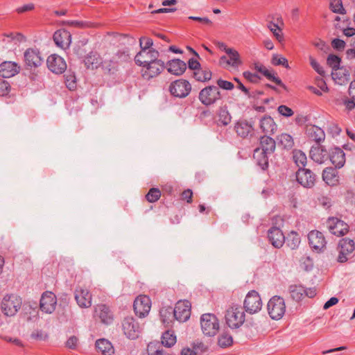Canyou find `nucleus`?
Here are the masks:
<instances>
[{"label":"nucleus","mask_w":355,"mask_h":355,"mask_svg":"<svg viewBox=\"0 0 355 355\" xmlns=\"http://www.w3.org/2000/svg\"><path fill=\"white\" fill-rule=\"evenodd\" d=\"M225 318L229 327L239 328L245 320L243 308L239 304H232L226 310Z\"/></svg>","instance_id":"nucleus-1"},{"label":"nucleus","mask_w":355,"mask_h":355,"mask_svg":"<svg viewBox=\"0 0 355 355\" xmlns=\"http://www.w3.org/2000/svg\"><path fill=\"white\" fill-rule=\"evenodd\" d=\"M21 298L15 294L6 295L1 301V310L6 316H14L21 309Z\"/></svg>","instance_id":"nucleus-2"},{"label":"nucleus","mask_w":355,"mask_h":355,"mask_svg":"<svg viewBox=\"0 0 355 355\" xmlns=\"http://www.w3.org/2000/svg\"><path fill=\"white\" fill-rule=\"evenodd\" d=\"M198 99L202 105L209 106L221 99V94L217 86L209 85L200 90Z\"/></svg>","instance_id":"nucleus-3"},{"label":"nucleus","mask_w":355,"mask_h":355,"mask_svg":"<svg viewBox=\"0 0 355 355\" xmlns=\"http://www.w3.org/2000/svg\"><path fill=\"white\" fill-rule=\"evenodd\" d=\"M202 333L208 336H214L219 329V322L216 316L212 313L202 314L200 318Z\"/></svg>","instance_id":"nucleus-4"},{"label":"nucleus","mask_w":355,"mask_h":355,"mask_svg":"<svg viewBox=\"0 0 355 355\" xmlns=\"http://www.w3.org/2000/svg\"><path fill=\"white\" fill-rule=\"evenodd\" d=\"M248 313L253 315L261 311L262 301L258 292L250 291L248 293L242 306Z\"/></svg>","instance_id":"nucleus-5"},{"label":"nucleus","mask_w":355,"mask_h":355,"mask_svg":"<svg viewBox=\"0 0 355 355\" xmlns=\"http://www.w3.org/2000/svg\"><path fill=\"white\" fill-rule=\"evenodd\" d=\"M268 312L272 320L281 319L286 311L284 300L279 296L272 297L268 302Z\"/></svg>","instance_id":"nucleus-6"},{"label":"nucleus","mask_w":355,"mask_h":355,"mask_svg":"<svg viewBox=\"0 0 355 355\" xmlns=\"http://www.w3.org/2000/svg\"><path fill=\"white\" fill-rule=\"evenodd\" d=\"M141 67V75L146 80L157 76L165 68L164 62L159 58Z\"/></svg>","instance_id":"nucleus-7"},{"label":"nucleus","mask_w":355,"mask_h":355,"mask_svg":"<svg viewBox=\"0 0 355 355\" xmlns=\"http://www.w3.org/2000/svg\"><path fill=\"white\" fill-rule=\"evenodd\" d=\"M355 250V245L353 240L349 239H343L339 241L338 251L339 254L337 261L339 263H345L352 257V253Z\"/></svg>","instance_id":"nucleus-8"},{"label":"nucleus","mask_w":355,"mask_h":355,"mask_svg":"<svg viewBox=\"0 0 355 355\" xmlns=\"http://www.w3.org/2000/svg\"><path fill=\"white\" fill-rule=\"evenodd\" d=\"M25 65L28 69L37 68L43 63V58L39 49L28 48L24 53Z\"/></svg>","instance_id":"nucleus-9"},{"label":"nucleus","mask_w":355,"mask_h":355,"mask_svg":"<svg viewBox=\"0 0 355 355\" xmlns=\"http://www.w3.org/2000/svg\"><path fill=\"white\" fill-rule=\"evenodd\" d=\"M191 90V85L189 81L184 79H179L173 81L169 86L171 94L178 98L187 96Z\"/></svg>","instance_id":"nucleus-10"},{"label":"nucleus","mask_w":355,"mask_h":355,"mask_svg":"<svg viewBox=\"0 0 355 355\" xmlns=\"http://www.w3.org/2000/svg\"><path fill=\"white\" fill-rule=\"evenodd\" d=\"M57 305V297L51 291H46L42 293L40 300V309L46 314H51L55 310Z\"/></svg>","instance_id":"nucleus-11"},{"label":"nucleus","mask_w":355,"mask_h":355,"mask_svg":"<svg viewBox=\"0 0 355 355\" xmlns=\"http://www.w3.org/2000/svg\"><path fill=\"white\" fill-rule=\"evenodd\" d=\"M122 329L124 335L132 340L137 338L141 333L139 323L132 317L124 318L122 322Z\"/></svg>","instance_id":"nucleus-12"},{"label":"nucleus","mask_w":355,"mask_h":355,"mask_svg":"<svg viewBox=\"0 0 355 355\" xmlns=\"http://www.w3.org/2000/svg\"><path fill=\"white\" fill-rule=\"evenodd\" d=\"M234 130L237 136L243 139L250 138L254 133L252 121H248L245 119L238 120L234 123Z\"/></svg>","instance_id":"nucleus-13"},{"label":"nucleus","mask_w":355,"mask_h":355,"mask_svg":"<svg viewBox=\"0 0 355 355\" xmlns=\"http://www.w3.org/2000/svg\"><path fill=\"white\" fill-rule=\"evenodd\" d=\"M191 303L188 300L178 301L173 309V317L180 322H186L191 315Z\"/></svg>","instance_id":"nucleus-14"},{"label":"nucleus","mask_w":355,"mask_h":355,"mask_svg":"<svg viewBox=\"0 0 355 355\" xmlns=\"http://www.w3.org/2000/svg\"><path fill=\"white\" fill-rule=\"evenodd\" d=\"M134 310L137 315L144 318L147 315L151 308V300L147 295L138 296L133 304Z\"/></svg>","instance_id":"nucleus-15"},{"label":"nucleus","mask_w":355,"mask_h":355,"mask_svg":"<svg viewBox=\"0 0 355 355\" xmlns=\"http://www.w3.org/2000/svg\"><path fill=\"white\" fill-rule=\"evenodd\" d=\"M309 243L311 249L317 252H322L326 247L327 241L324 234L318 230H312L308 234Z\"/></svg>","instance_id":"nucleus-16"},{"label":"nucleus","mask_w":355,"mask_h":355,"mask_svg":"<svg viewBox=\"0 0 355 355\" xmlns=\"http://www.w3.org/2000/svg\"><path fill=\"white\" fill-rule=\"evenodd\" d=\"M327 226L329 231L337 236H343L349 231V225L338 218H329L327 221Z\"/></svg>","instance_id":"nucleus-17"},{"label":"nucleus","mask_w":355,"mask_h":355,"mask_svg":"<svg viewBox=\"0 0 355 355\" xmlns=\"http://www.w3.org/2000/svg\"><path fill=\"white\" fill-rule=\"evenodd\" d=\"M74 297L77 304L82 309H87L92 306V295L89 291L81 286H78L74 291Z\"/></svg>","instance_id":"nucleus-18"},{"label":"nucleus","mask_w":355,"mask_h":355,"mask_svg":"<svg viewBox=\"0 0 355 355\" xmlns=\"http://www.w3.org/2000/svg\"><path fill=\"white\" fill-rule=\"evenodd\" d=\"M340 58L334 54H331L327 57V62L328 65L332 68L331 76L334 80L336 81L338 80L339 84H342L345 80H347V76H349L348 73H343L344 76H340Z\"/></svg>","instance_id":"nucleus-19"},{"label":"nucleus","mask_w":355,"mask_h":355,"mask_svg":"<svg viewBox=\"0 0 355 355\" xmlns=\"http://www.w3.org/2000/svg\"><path fill=\"white\" fill-rule=\"evenodd\" d=\"M46 64L49 69L54 73L60 74L67 69L64 58L57 54H52L47 58Z\"/></svg>","instance_id":"nucleus-20"},{"label":"nucleus","mask_w":355,"mask_h":355,"mask_svg":"<svg viewBox=\"0 0 355 355\" xmlns=\"http://www.w3.org/2000/svg\"><path fill=\"white\" fill-rule=\"evenodd\" d=\"M159 56L157 50L140 49L135 57V62L138 66H143L148 62L155 61Z\"/></svg>","instance_id":"nucleus-21"},{"label":"nucleus","mask_w":355,"mask_h":355,"mask_svg":"<svg viewBox=\"0 0 355 355\" xmlns=\"http://www.w3.org/2000/svg\"><path fill=\"white\" fill-rule=\"evenodd\" d=\"M296 178L297 182L305 188H311L315 184V175L309 169H298Z\"/></svg>","instance_id":"nucleus-22"},{"label":"nucleus","mask_w":355,"mask_h":355,"mask_svg":"<svg viewBox=\"0 0 355 355\" xmlns=\"http://www.w3.org/2000/svg\"><path fill=\"white\" fill-rule=\"evenodd\" d=\"M53 40L58 46L67 49L71 43V35L65 29H60L54 33Z\"/></svg>","instance_id":"nucleus-23"},{"label":"nucleus","mask_w":355,"mask_h":355,"mask_svg":"<svg viewBox=\"0 0 355 355\" xmlns=\"http://www.w3.org/2000/svg\"><path fill=\"white\" fill-rule=\"evenodd\" d=\"M268 237L270 243L276 248H281L285 242V236L282 231L276 227L268 230Z\"/></svg>","instance_id":"nucleus-24"},{"label":"nucleus","mask_w":355,"mask_h":355,"mask_svg":"<svg viewBox=\"0 0 355 355\" xmlns=\"http://www.w3.org/2000/svg\"><path fill=\"white\" fill-rule=\"evenodd\" d=\"M19 67L15 62L6 61L0 64V75L3 78H10L19 71Z\"/></svg>","instance_id":"nucleus-25"},{"label":"nucleus","mask_w":355,"mask_h":355,"mask_svg":"<svg viewBox=\"0 0 355 355\" xmlns=\"http://www.w3.org/2000/svg\"><path fill=\"white\" fill-rule=\"evenodd\" d=\"M95 313L101 321L105 324H110L113 321V314L105 304H98L95 307Z\"/></svg>","instance_id":"nucleus-26"},{"label":"nucleus","mask_w":355,"mask_h":355,"mask_svg":"<svg viewBox=\"0 0 355 355\" xmlns=\"http://www.w3.org/2000/svg\"><path fill=\"white\" fill-rule=\"evenodd\" d=\"M306 134L310 140L314 141L317 144L324 141L325 138L324 130L320 127L313 125L306 126Z\"/></svg>","instance_id":"nucleus-27"},{"label":"nucleus","mask_w":355,"mask_h":355,"mask_svg":"<svg viewBox=\"0 0 355 355\" xmlns=\"http://www.w3.org/2000/svg\"><path fill=\"white\" fill-rule=\"evenodd\" d=\"M186 69V63L180 59H173L167 62V70L171 74L180 76Z\"/></svg>","instance_id":"nucleus-28"},{"label":"nucleus","mask_w":355,"mask_h":355,"mask_svg":"<svg viewBox=\"0 0 355 355\" xmlns=\"http://www.w3.org/2000/svg\"><path fill=\"white\" fill-rule=\"evenodd\" d=\"M329 158L337 168H342L345 163V154L340 148H333L329 153Z\"/></svg>","instance_id":"nucleus-29"},{"label":"nucleus","mask_w":355,"mask_h":355,"mask_svg":"<svg viewBox=\"0 0 355 355\" xmlns=\"http://www.w3.org/2000/svg\"><path fill=\"white\" fill-rule=\"evenodd\" d=\"M310 157L315 162L322 164L327 159V151L318 145L312 146L310 150Z\"/></svg>","instance_id":"nucleus-30"},{"label":"nucleus","mask_w":355,"mask_h":355,"mask_svg":"<svg viewBox=\"0 0 355 355\" xmlns=\"http://www.w3.org/2000/svg\"><path fill=\"white\" fill-rule=\"evenodd\" d=\"M322 179L328 185L335 186L339 182L338 173L334 168H327L323 171Z\"/></svg>","instance_id":"nucleus-31"},{"label":"nucleus","mask_w":355,"mask_h":355,"mask_svg":"<svg viewBox=\"0 0 355 355\" xmlns=\"http://www.w3.org/2000/svg\"><path fill=\"white\" fill-rule=\"evenodd\" d=\"M97 350L103 355H113L114 353L112 343L107 339L101 338L96 341Z\"/></svg>","instance_id":"nucleus-32"},{"label":"nucleus","mask_w":355,"mask_h":355,"mask_svg":"<svg viewBox=\"0 0 355 355\" xmlns=\"http://www.w3.org/2000/svg\"><path fill=\"white\" fill-rule=\"evenodd\" d=\"M275 141L268 136H263L260 138V150L265 153L272 154L275 150Z\"/></svg>","instance_id":"nucleus-33"},{"label":"nucleus","mask_w":355,"mask_h":355,"mask_svg":"<svg viewBox=\"0 0 355 355\" xmlns=\"http://www.w3.org/2000/svg\"><path fill=\"white\" fill-rule=\"evenodd\" d=\"M268 155L265 153L259 148H256L254 150L253 157L257 164L262 169L266 170L268 167Z\"/></svg>","instance_id":"nucleus-34"},{"label":"nucleus","mask_w":355,"mask_h":355,"mask_svg":"<svg viewBox=\"0 0 355 355\" xmlns=\"http://www.w3.org/2000/svg\"><path fill=\"white\" fill-rule=\"evenodd\" d=\"M260 128L266 134H273L277 129V125L273 119L266 116L260 120Z\"/></svg>","instance_id":"nucleus-35"},{"label":"nucleus","mask_w":355,"mask_h":355,"mask_svg":"<svg viewBox=\"0 0 355 355\" xmlns=\"http://www.w3.org/2000/svg\"><path fill=\"white\" fill-rule=\"evenodd\" d=\"M84 63L87 69H94L101 63V59L98 53L90 52L85 58Z\"/></svg>","instance_id":"nucleus-36"},{"label":"nucleus","mask_w":355,"mask_h":355,"mask_svg":"<svg viewBox=\"0 0 355 355\" xmlns=\"http://www.w3.org/2000/svg\"><path fill=\"white\" fill-rule=\"evenodd\" d=\"M293 159L299 169L304 168L307 158L306 154L301 150H294L293 151Z\"/></svg>","instance_id":"nucleus-37"},{"label":"nucleus","mask_w":355,"mask_h":355,"mask_svg":"<svg viewBox=\"0 0 355 355\" xmlns=\"http://www.w3.org/2000/svg\"><path fill=\"white\" fill-rule=\"evenodd\" d=\"M146 351L148 355H169L159 343H150Z\"/></svg>","instance_id":"nucleus-38"},{"label":"nucleus","mask_w":355,"mask_h":355,"mask_svg":"<svg viewBox=\"0 0 355 355\" xmlns=\"http://www.w3.org/2000/svg\"><path fill=\"white\" fill-rule=\"evenodd\" d=\"M102 68L105 73L108 74H114L118 71L119 64L117 61L112 58L108 60L101 62Z\"/></svg>","instance_id":"nucleus-39"},{"label":"nucleus","mask_w":355,"mask_h":355,"mask_svg":"<svg viewBox=\"0 0 355 355\" xmlns=\"http://www.w3.org/2000/svg\"><path fill=\"white\" fill-rule=\"evenodd\" d=\"M226 54L229 57V66L237 67L238 66L241 64L242 62L240 59V55L236 50L232 48L231 49H227Z\"/></svg>","instance_id":"nucleus-40"},{"label":"nucleus","mask_w":355,"mask_h":355,"mask_svg":"<svg viewBox=\"0 0 355 355\" xmlns=\"http://www.w3.org/2000/svg\"><path fill=\"white\" fill-rule=\"evenodd\" d=\"M161 345L171 347L176 343V336L170 331H165L162 336Z\"/></svg>","instance_id":"nucleus-41"},{"label":"nucleus","mask_w":355,"mask_h":355,"mask_svg":"<svg viewBox=\"0 0 355 355\" xmlns=\"http://www.w3.org/2000/svg\"><path fill=\"white\" fill-rule=\"evenodd\" d=\"M289 291L291 297L296 301H299L304 295L306 288L302 286L291 285L289 287Z\"/></svg>","instance_id":"nucleus-42"},{"label":"nucleus","mask_w":355,"mask_h":355,"mask_svg":"<svg viewBox=\"0 0 355 355\" xmlns=\"http://www.w3.org/2000/svg\"><path fill=\"white\" fill-rule=\"evenodd\" d=\"M211 72L209 69H199L193 72V76L198 81L205 82L211 78Z\"/></svg>","instance_id":"nucleus-43"},{"label":"nucleus","mask_w":355,"mask_h":355,"mask_svg":"<svg viewBox=\"0 0 355 355\" xmlns=\"http://www.w3.org/2000/svg\"><path fill=\"white\" fill-rule=\"evenodd\" d=\"M286 243L292 250L297 248L300 243V237L299 234L295 232H291L288 235Z\"/></svg>","instance_id":"nucleus-44"},{"label":"nucleus","mask_w":355,"mask_h":355,"mask_svg":"<svg viewBox=\"0 0 355 355\" xmlns=\"http://www.w3.org/2000/svg\"><path fill=\"white\" fill-rule=\"evenodd\" d=\"M279 143L284 148H291L294 145L293 137L286 133H282L277 138Z\"/></svg>","instance_id":"nucleus-45"},{"label":"nucleus","mask_w":355,"mask_h":355,"mask_svg":"<svg viewBox=\"0 0 355 355\" xmlns=\"http://www.w3.org/2000/svg\"><path fill=\"white\" fill-rule=\"evenodd\" d=\"M233 343V338L231 335L227 333H222L218 338V344L220 347L225 348L230 347Z\"/></svg>","instance_id":"nucleus-46"},{"label":"nucleus","mask_w":355,"mask_h":355,"mask_svg":"<svg viewBox=\"0 0 355 355\" xmlns=\"http://www.w3.org/2000/svg\"><path fill=\"white\" fill-rule=\"evenodd\" d=\"M62 24L65 26H72L78 28H86L92 26V24L89 21L78 20H66L62 21Z\"/></svg>","instance_id":"nucleus-47"},{"label":"nucleus","mask_w":355,"mask_h":355,"mask_svg":"<svg viewBox=\"0 0 355 355\" xmlns=\"http://www.w3.org/2000/svg\"><path fill=\"white\" fill-rule=\"evenodd\" d=\"M271 63L275 66L282 65L286 69L289 68L287 59L279 54H274L272 55L271 59Z\"/></svg>","instance_id":"nucleus-48"},{"label":"nucleus","mask_w":355,"mask_h":355,"mask_svg":"<svg viewBox=\"0 0 355 355\" xmlns=\"http://www.w3.org/2000/svg\"><path fill=\"white\" fill-rule=\"evenodd\" d=\"M329 7L333 12L343 15L345 13L341 0H331Z\"/></svg>","instance_id":"nucleus-49"},{"label":"nucleus","mask_w":355,"mask_h":355,"mask_svg":"<svg viewBox=\"0 0 355 355\" xmlns=\"http://www.w3.org/2000/svg\"><path fill=\"white\" fill-rule=\"evenodd\" d=\"M160 196L161 192L159 189L157 188H152L146 194V198L150 202H155L159 199Z\"/></svg>","instance_id":"nucleus-50"},{"label":"nucleus","mask_w":355,"mask_h":355,"mask_svg":"<svg viewBox=\"0 0 355 355\" xmlns=\"http://www.w3.org/2000/svg\"><path fill=\"white\" fill-rule=\"evenodd\" d=\"M267 26L270 29V31L273 33L274 36L277 38V40L281 42L283 40L282 30L277 24L270 21L268 23Z\"/></svg>","instance_id":"nucleus-51"},{"label":"nucleus","mask_w":355,"mask_h":355,"mask_svg":"<svg viewBox=\"0 0 355 355\" xmlns=\"http://www.w3.org/2000/svg\"><path fill=\"white\" fill-rule=\"evenodd\" d=\"M160 317L163 323H168L169 320H171V318H174L173 309L171 307L162 309L160 311Z\"/></svg>","instance_id":"nucleus-52"},{"label":"nucleus","mask_w":355,"mask_h":355,"mask_svg":"<svg viewBox=\"0 0 355 355\" xmlns=\"http://www.w3.org/2000/svg\"><path fill=\"white\" fill-rule=\"evenodd\" d=\"M140 49L155 50L153 48V41L151 38L147 37H141L139 38Z\"/></svg>","instance_id":"nucleus-53"},{"label":"nucleus","mask_w":355,"mask_h":355,"mask_svg":"<svg viewBox=\"0 0 355 355\" xmlns=\"http://www.w3.org/2000/svg\"><path fill=\"white\" fill-rule=\"evenodd\" d=\"M219 122L223 125H227L232 119L230 112L227 110H222L219 113Z\"/></svg>","instance_id":"nucleus-54"},{"label":"nucleus","mask_w":355,"mask_h":355,"mask_svg":"<svg viewBox=\"0 0 355 355\" xmlns=\"http://www.w3.org/2000/svg\"><path fill=\"white\" fill-rule=\"evenodd\" d=\"M65 84L70 90L76 87V79L73 73H69L65 75Z\"/></svg>","instance_id":"nucleus-55"},{"label":"nucleus","mask_w":355,"mask_h":355,"mask_svg":"<svg viewBox=\"0 0 355 355\" xmlns=\"http://www.w3.org/2000/svg\"><path fill=\"white\" fill-rule=\"evenodd\" d=\"M263 76H266L269 80L275 83L279 86L286 88V86L282 83L281 79L279 78L278 77H276L272 71L268 69L267 72H266V73Z\"/></svg>","instance_id":"nucleus-56"},{"label":"nucleus","mask_w":355,"mask_h":355,"mask_svg":"<svg viewBox=\"0 0 355 355\" xmlns=\"http://www.w3.org/2000/svg\"><path fill=\"white\" fill-rule=\"evenodd\" d=\"M216 83L218 89L221 88L225 90H232L234 87V85L232 83L223 80L221 78L217 80Z\"/></svg>","instance_id":"nucleus-57"},{"label":"nucleus","mask_w":355,"mask_h":355,"mask_svg":"<svg viewBox=\"0 0 355 355\" xmlns=\"http://www.w3.org/2000/svg\"><path fill=\"white\" fill-rule=\"evenodd\" d=\"M309 60L310 64L314 69V70L320 75L323 76L324 74V71L322 67H321L320 64L313 57H310Z\"/></svg>","instance_id":"nucleus-58"},{"label":"nucleus","mask_w":355,"mask_h":355,"mask_svg":"<svg viewBox=\"0 0 355 355\" xmlns=\"http://www.w3.org/2000/svg\"><path fill=\"white\" fill-rule=\"evenodd\" d=\"M277 110L281 115L286 117L291 116L294 114L293 111L286 105H279Z\"/></svg>","instance_id":"nucleus-59"},{"label":"nucleus","mask_w":355,"mask_h":355,"mask_svg":"<svg viewBox=\"0 0 355 355\" xmlns=\"http://www.w3.org/2000/svg\"><path fill=\"white\" fill-rule=\"evenodd\" d=\"M9 83L3 80L0 79V96H4L7 95L10 90Z\"/></svg>","instance_id":"nucleus-60"},{"label":"nucleus","mask_w":355,"mask_h":355,"mask_svg":"<svg viewBox=\"0 0 355 355\" xmlns=\"http://www.w3.org/2000/svg\"><path fill=\"white\" fill-rule=\"evenodd\" d=\"M78 338L75 336H70L67 342L65 343V345L67 347L75 349L78 345Z\"/></svg>","instance_id":"nucleus-61"},{"label":"nucleus","mask_w":355,"mask_h":355,"mask_svg":"<svg viewBox=\"0 0 355 355\" xmlns=\"http://www.w3.org/2000/svg\"><path fill=\"white\" fill-rule=\"evenodd\" d=\"M331 46L334 49L341 51L343 50L345 46V42L340 39H334L331 42Z\"/></svg>","instance_id":"nucleus-62"},{"label":"nucleus","mask_w":355,"mask_h":355,"mask_svg":"<svg viewBox=\"0 0 355 355\" xmlns=\"http://www.w3.org/2000/svg\"><path fill=\"white\" fill-rule=\"evenodd\" d=\"M302 264L304 265V270H310L313 268V261L309 257H304L302 258Z\"/></svg>","instance_id":"nucleus-63"},{"label":"nucleus","mask_w":355,"mask_h":355,"mask_svg":"<svg viewBox=\"0 0 355 355\" xmlns=\"http://www.w3.org/2000/svg\"><path fill=\"white\" fill-rule=\"evenodd\" d=\"M343 104L345 106L346 109L349 111L353 110L355 107V100L353 98L348 99L347 98L343 100Z\"/></svg>","instance_id":"nucleus-64"}]
</instances>
